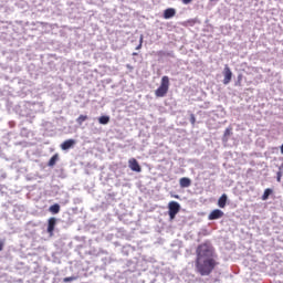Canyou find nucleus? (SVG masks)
<instances>
[{"label":"nucleus","instance_id":"nucleus-1","mask_svg":"<svg viewBox=\"0 0 283 283\" xmlns=\"http://www.w3.org/2000/svg\"><path fill=\"white\" fill-rule=\"evenodd\" d=\"M218 254L209 242L199 244L196 249L195 269L201 276L213 273L218 266Z\"/></svg>","mask_w":283,"mask_h":283},{"label":"nucleus","instance_id":"nucleus-2","mask_svg":"<svg viewBox=\"0 0 283 283\" xmlns=\"http://www.w3.org/2000/svg\"><path fill=\"white\" fill-rule=\"evenodd\" d=\"M167 92H169V76L165 75L161 77L160 86L155 91V96L164 98L167 96Z\"/></svg>","mask_w":283,"mask_h":283},{"label":"nucleus","instance_id":"nucleus-3","mask_svg":"<svg viewBox=\"0 0 283 283\" xmlns=\"http://www.w3.org/2000/svg\"><path fill=\"white\" fill-rule=\"evenodd\" d=\"M223 85H229V83H231V78H233V72H231V69L227 64L223 69Z\"/></svg>","mask_w":283,"mask_h":283},{"label":"nucleus","instance_id":"nucleus-4","mask_svg":"<svg viewBox=\"0 0 283 283\" xmlns=\"http://www.w3.org/2000/svg\"><path fill=\"white\" fill-rule=\"evenodd\" d=\"M76 145V139H66L61 144V150L67 151L69 149H74Z\"/></svg>","mask_w":283,"mask_h":283},{"label":"nucleus","instance_id":"nucleus-5","mask_svg":"<svg viewBox=\"0 0 283 283\" xmlns=\"http://www.w3.org/2000/svg\"><path fill=\"white\" fill-rule=\"evenodd\" d=\"M128 167L132 169V171H136L137 174H140L143 171V168H140V164H138V160L135 158L129 159Z\"/></svg>","mask_w":283,"mask_h":283},{"label":"nucleus","instance_id":"nucleus-6","mask_svg":"<svg viewBox=\"0 0 283 283\" xmlns=\"http://www.w3.org/2000/svg\"><path fill=\"white\" fill-rule=\"evenodd\" d=\"M168 213H179L180 211V203H178L177 201H171L168 205Z\"/></svg>","mask_w":283,"mask_h":283},{"label":"nucleus","instance_id":"nucleus-7","mask_svg":"<svg viewBox=\"0 0 283 283\" xmlns=\"http://www.w3.org/2000/svg\"><path fill=\"white\" fill-rule=\"evenodd\" d=\"M56 227V218H50L48 224V233L52 238L54 235V229Z\"/></svg>","mask_w":283,"mask_h":283},{"label":"nucleus","instance_id":"nucleus-8","mask_svg":"<svg viewBox=\"0 0 283 283\" xmlns=\"http://www.w3.org/2000/svg\"><path fill=\"white\" fill-rule=\"evenodd\" d=\"M176 17V9L168 8L164 11V19H174Z\"/></svg>","mask_w":283,"mask_h":283},{"label":"nucleus","instance_id":"nucleus-9","mask_svg":"<svg viewBox=\"0 0 283 283\" xmlns=\"http://www.w3.org/2000/svg\"><path fill=\"white\" fill-rule=\"evenodd\" d=\"M179 185L181 189H187L191 185V180L189 179V177H182L179 179Z\"/></svg>","mask_w":283,"mask_h":283},{"label":"nucleus","instance_id":"nucleus-10","mask_svg":"<svg viewBox=\"0 0 283 283\" xmlns=\"http://www.w3.org/2000/svg\"><path fill=\"white\" fill-rule=\"evenodd\" d=\"M157 56H169L170 59H176L174 51H158Z\"/></svg>","mask_w":283,"mask_h":283},{"label":"nucleus","instance_id":"nucleus-11","mask_svg":"<svg viewBox=\"0 0 283 283\" xmlns=\"http://www.w3.org/2000/svg\"><path fill=\"white\" fill-rule=\"evenodd\" d=\"M227 200H228V197L226 193H223L219 200H218V206L221 208V209H224V207H227Z\"/></svg>","mask_w":283,"mask_h":283},{"label":"nucleus","instance_id":"nucleus-12","mask_svg":"<svg viewBox=\"0 0 283 283\" xmlns=\"http://www.w3.org/2000/svg\"><path fill=\"white\" fill-rule=\"evenodd\" d=\"M59 154L53 155L48 163L49 167H54L59 163Z\"/></svg>","mask_w":283,"mask_h":283},{"label":"nucleus","instance_id":"nucleus-13","mask_svg":"<svg viewBox=\"0 0 283 283\" xmlns=\"http://www.w3.org/2000/svg\"><path fill=\"white\" fill-rule=\"evenodd\" d=\"M273 195V189L266 188L262 195V200H268Z\"/></svg>","mask_w":283,"mask_h":283},{"label":"nucleus","instance_id":"nucleus-14","mask_svg":"<svg viewBox=\"0 0 283 283\" xmlns=\"http://www.w3.org/2000/svg\"><path fill=\"white\" fill-rule=\"evenodd\" d=\"M99 125H107L109 123V116L103 115L98 118Z\"/></svg>","mask_w":283,"mask_h":283},{"label":"nucleus","instance_id":"nucleus-15","mask_svg":"<svg viewBox=\"0 0 283 283\" xmlns=\"http://www.w3.org/2000/svg\"><path fill=\"white\" fill-rule=\"evenodd\" d=\"M49 211H51V213H59V211H61V206L59 203H54L49 208Z\"/></svg>","mask_w":283,"mask_h":283},{"label":"nucleus","instance_id":"nucleus-16","mask_svg":"<svg viewBox=\"0 0 283 283\" xmlns=\"http://www.w3.org/2000/svg\"><path fill=\"white\" fill-rule=\"evenodd\" d=\"M87 118H90L87 115H80L77 118H76V123L77 125H83V123H85V120H87Z\"/></svg>","mask_w":283,"mask_h":283},{"label":"nucleus","instance_id":"nucleus-17","mask_svg":"<svg viewBox=\"0 0 283 283\" xmlns=\"http://www.w3.org/2000/svg\"><path fill=\"white\" fill-rule=\"evenodd\" d=\"M222 218V213H210L208 220H220Z\"/></svg>","mask_w":283,"mask_h":283},{"label":"nucleus","instance_id":"nucleus-18","mask_svg":"<svg viewBox=\"0 0 283 283\" xmlns=\"http://www.w3.org/2000/svg\"><path fill=\"white\" fill-rule=\"evenodd\" d=\"M229 136H231V128H227L223 134V142L227 143L229 140Z\"/></svg>","mask_w":283,"mask_h":283},{"label":"nucleus","instance_id":"nucleus-19","mask_svg":"<svg viewBox=\"0 0 283 283\" xmlns=\"http://www.w3.org/2000/svg\"><path fill=\"white\" fill-rule=\"evenodd\" d=\"M19 211H21V212L25 211V207L24 206H15L13 209V213H17Z\"/></svg>","mask_w":283,"mask_h":283},{"label":"nucleus","instance_id":"nucleus-20","mask_svg":"<svg viewBox=\"0 0 283 283\" xmlns=\"http://www.w3.org/2000/svg\"><path fill=\"white\" fill-rule=\"evenodd\" d=\"M276 180L277 182H282V168H280V171L276 172Z\"/></svg>","mask_w":283,"mask_h":283},{"label":"nucleus","instance_id":"nucleus-21","mask_svg":"<svg viewBox=\"0 0 283 283\" xmlns=\"http://www.w3.org/2000/svg\"><path fill=\"white\" fill-rule=\"evenodd\" d=\"M74 280H76V276H67L63 279V282L67 283V282H74Z\"/></svg>","mask_w":283,"mask_h":283},{"label":"nucleus","instance_id":"nucleus-22","mask_svg":"<svg viewBox=\"0 0 283 283\" xmlns=\"http://www.w3.org/2000/svg\"><path fill=\"white\" fill-rule=\"evenodd\" d=\"M190 123L191 125H196V115L193 114L190 115Z\"/></svg>","mask_w":283,"mask_h":283},{"label":"nucleus","instance_id":"nucleus-23","mask_svg":"<svg viewBox=\"0 0 283 283\" xmlns=\"http://www.w3.org/2000/svg\"><path fill=\"white\" fill-rule=\"evenodd\" d=\"M181 1H182L184 6H189V3H191V1H193V0H181Z\"/></svg>","mask_w":283,"mask_h":283},{"label":"nucleus","instance_id":"nucleus-24","mask_svg":"<svg viewBox=\"0 0 283 283\" xmlns=\"http://www.w3.org/2000/svg\"><path fill=\"white\" fill-rule=\"evenodd\" d=\"M6 178H8V175L6 172H3L1 176H0V179L1 180H6Z\"/></svg>","mask_w":283,"mask_h":283},{"label":"nucleus","instance_id":"nucleus-25","mask_svg":"<svg viewBox=\"0 0 283 283\" xmlns=\"http://www.w3.org/2000/svg\"><path fill=\"white\" fill-rule=\"evenodd\" d=\"M3 247H6V242L0 241V251H3Z\"/></svg>","mask_w":283,"mask_h":283},{"label":"nucleus","instance_id":"nucleus-26","mask_svg":"<svg viewBox=\"0 0 283 283\" xmlns=\"http://www.w3.org/2000/svg\"><path fill=\"white\" fill-rule=\"evenodd\" d=\"M211 213H222V210L216 209V210H212Z\"/></svg>","mask_w":283,"mask_h":283},{"label":"nucleus","instance_id":"nucleus-27","mask_svg":"<svg viewBox=\"0 0 283 283\" xmlns=\"http://www.w3.org/2000/svg\"><path fill=\"white\" fill-rule=\"evenodd\" d=\"M143 39H144V36L140 35V36H139V45H143Z\"/></svg>","mask_w":283,"mask_h":283},{"label":"nucleus","instance_id":"nucleus-28","mask_svg":"<svg viewBox=\"0 0 283 283\" xmlns=\"http://www.w3.org/2000/svg\"><path fill=\"white\" fill-rule=\"evenodd\" d=\"M170 220H174V218H176V213H170Z\"/></svg>","mask_w":283,"mask_h":283},{"label":"nucleus","instance_id":"nucleus-29","mask_svg":"<svg viewBox=\"0 0 283 283\" xmlns=\"http://www.w3.org/2000/svg\"><path fill=\"white\" fill-rule=\"evenodd\" d=\"M142 48H143V44H138V45L136 46V50H142Z\"/></svg>","mask_w":283,"mask_h":283},{"label":"nucleus","instance_id":"nucleus-30","mask_svg":"<svg viewBox=\"0 0 283 283\" xmlns=\"http://www.w3.org/2000/svg\"><path fill=\"white\" fill-rule=\"evenodd\" d=\"M133 56H138V53L134 52V53H133Z\"/></svg>","mask_w":283,"mask_h":283},{"label":"nucleus","instance_id":"nucleus-31","mask_svg":"<svg viewBox=\"0 0 283 283\" xmlns=\"http://www.w3.org/2000/svg\"><path fill=\"white\" fill-rule=\"evenodd\" d=\"M210 1H216V0H210Z\"/></svg>","mask_w":283,"mask_h":283}]
</instances>
